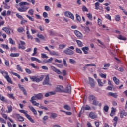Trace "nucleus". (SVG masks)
Instances as JSON below:
<instances>
[{"mask_svg":"<svg viewBox=\"0 0 127 127\" xmlns=\"http://www.w3.org/2000/svg\"><path fill=\"white\" fill-rule=\"evenodd\" d=\"M36 100L38 99L35 94L34 96H33L31 97V100H30V102H31L33 106H36V107H38L39 108H40V109H41L42 110H43V109H44L45 111H47V110H48L47 107L42 106V104H40L39 103L36 102Z\"/></svg>","mask_w":127,"mask_h":127,"instance_id":"f257e3e1","label":"nucleus"},{"mask_svg":"<svg viewBox=\"0 0 127 127\" xmlns=\"http://www.w3.org/2000/svg\"><path fill=\"white\" fill-rule=\"evenodd\" d=\"M19 5L21 6V7L18 8V11L20 12H25L29 8L28 6H24V5H29V3L26 2H21L19 3Z\"/></svg>","mask_w":127,"mask_h":127,"instance_id":"f03ea898","label":"nucleus"},{"mask_svg":"<svg viewBox=\"0 0 127 127\" xmlns=\"http://www.w3.org/2000/svg\"><path fill=\"white\" fill-rule=\"evenodd\" d=\"M30 79L32 82H36L37 83H39L40 81H42V80H43V77L41 76L39 78L36 76H33L32 77H30Z\"/></svg>","mask_w":127,"mask_h":127,"instance_id":"7ed1b4c3","label":"nucleus"},{"mask_svg":"<svg viewBox=\"0 0 127 127\" xmlns=\"http://www.w3.org/2000/svg\"><path fill=\"white\" fill-rule=\"evenodd\" d=\"M88 83L91 88H95L96 86V82L92 77H88Z\"/></svg>","mask_w":127,"mask_h":127,"instance_id":"20e7f679","label":"nucleus"},{"mask_svg":"<svg viewBox=\"0 0 127 127\" xmlns=\"http://www.w3.org/2000/svg\"><path fill=\"white\" fill-rule=\"evenodd\" d=\"M64 15L67 17H69V18H71V19L74 20V15L72 13H71V12H69V11L65 12Z\"/></svg>","mask_w":127,"mask_h":127,"instance_id":"39448f33","label":"nucleus"},{"mask_svg":"<svg viewBox=\"0 0 127 127\" xmlns=\"http://www.w3.org/2000/svg\"><path fill=\"white\" fill-rule=\"evenodd\" d=\"M4 73L5 74V75H6V76H4L5 79L7 80L8 83H10V84H12V81H11V79L10 78V77H9V76L8 75V73H7V72L5 71H4Z\"/></svg>","mask_w":127,"mask_h":127,"instance_id":"423d86ee","label":"nucleus"},{"mask_svg":"<svg viewBox=\"0 0 127 127\" xmlns=\"http://www.w3.org/2000/svg\"><path fill=\"white\" fill-rule=\"evenodd\" d=\"M43 85H49L51 86V84L49 83V76L46 75L44 80L43 82Z\"/></svg>","mask_w":127,"mask_h":127,"instance_id":"0eeeda50","label":"nucleus"},{"mask_svg":"<svg viewBox=\"0 0 127 127\" xmlns=\"http://www.w3.org/2000/svg\"><path fill=\"white\" fill-rule=\"evenodd\" d=\"M74 33L76 36H77V38H79V39H82L83 38V34H82L80 31L78 30H75Z\"/></svg>","mask_w":127,"mask_h":127,"instance_id":"6e6552de","label":"nucleus"},{"mask_svg":"<svg viewBox=\"0 0 127 127\" xmlns=\"http://www.w3.org/2000/svg\"><path fill=\"white\" fill-rule=\"evenodd\" d=\"M51 68L54 72H55L58 75H61L62 74V72L60 71V70L55 68V67L53 66H51Z\"/></svg>","mask_w":127,"mask_h":127,"instance_id":"1a4fd4ad","label":"nucleus"},{"mask_svg":"<svg viewBox=\"0 0 127 127\" xmlns=\"http://www.w3.org/2000/svg\"><path fill=\"white\" fill-rule=\"evenodd\" d=\"M18 87L20 90H21V91L23 92L24 95L25 96H27V92L26 91V90H25V88H24V87H23V85L18 84Z\"/></svg>","mask_w":127,"mask_h":127,"instance_id":"9d476101","label":"nucleus"},{"mask_svg":"<svg viewBox=\"0 0 127 127\" xmlns=\"http://www.w3.org/2000/svg\"><path fill=\"white\" fill-rule=\"evenodd\" d=\"M2 30H3V31H5L7 34H8V35H10V31H12V32H13V31L9 28L7 27H3L2 29Z\"/></svg>","mask_w":127,"mask_h":127,"instance_id":"9b49d317","label":"nucleus"},{"mask_svg":"<svg viewBox=\"0 0 127 127\" xmlns=\"http://www.w3.org/2000/svg\"><path fill=\"white\" fill-rule=\"evenodd\" d=\"M64 52L67 54V55H73L74 54V51L70 50V49L67 48L65 50Z\"/></svg>","mask_w":127,"mask_h":127,"instance_id":"f8f14e48","label":"nucleus"},{"mask_svg":"<svg viewBox=\"0 0 127 127\" xmlns=\"http://www.w3.org/2000/svg\"><path fill=\"white\" fill-rule=\"evenodd\" d=\"M64 93H67V94H71V92L72 91V87L71 86L68 85L67 86L66 88L64 90Z\"/></svg>","mask_w":127,"mask_h":127,"instance_id":"ddd939ff","label":"nucleus"},{"mask_svg":"<svg viewBox=\"0 0 127 127\" xmlns=\"http://www.w3.org/2000/svg\"><path fill=\"white\" fill-rule=\"evenodd\" d=\"M28 108L30 109V111H31V112H32V113H33V114H34V115H35V116H37V111H36L35 108H34V107H33V106H29Z\"/></svg>","mask_w":127,"mask_h":127,"instance_id":"4468645a","label":"nucleus"},{"mask_svg":"<svg viewBox=\"0 0 127 127\" xmlns=\"http://www.w3.org/2000/svg\"><path fill=\"white\" fill-rule=\"evenodd\" d=\"M56 92L55 91H51V92H49L46 93L45 94V97H46V98H47L48 97H49V96H52L53 95H56Z\"/></svg>","mask_w":127,"mask_h":127,"instance_id":"2eb2a0df","label":"nucleus"},{"mask_svg":"<svg viewBox=\"0 0 127 127\" xmlns=\"http://www.w3.org/2000/svg\"><path fill=\"white\" fill-rule=\"evenodd\" d=\"M82 51H83L84 54H89V47L85 46L84 47H82L81 48Z\"/></svg>","mask_w":127,"mask_h":127,"instance_id":"dca6fc26","label":"nucleus"},{"mask_svg":"<svg viewBox=\"0 0 127 127\" xmlns=\"http://www.w3.org/2000/svg\"><path fill=\"white\" fill-rule=\"evenodd\" d=\"M127 112L125 111V110H122L120 112V118H121V119H123V118H124V116L127 117Z\"/></svg>","mask_w":127,"mask_h":127,"instance_id":"f3484780","label":"nucleus"},{"mask_svg":"<svg viewBox=\"0 0 127 127\" xmlns=\"http://www.w3.org/2000/svg\"><path fill=\"white\" fill-rule=\"evenodd\" d=\"M92 104L93 105H94V106H99V107L102 106V103H100L99 101L96 100L93 101Z\"/></svg>","mask_w":127,"mask_h":127,"instance_id":"a211bd4d","label":"nucleus"},{"mask_svg":"<svg viewBox=\"0 0 127 127\" xmlns=\"http://www.w3.org/2000/svg\"><path fill=\"white\" fill-rule=\"evenodd\" d=\"M89 118H91V119H96L98 118L97 115H96L95 113L93 112H91L89 113Z\"/></svg>","mask_w":127,"mask_h":127,"instance_id":"6ab92c4d","label":"nucleus"},{"mask_svg":"<svg viewBox=\"0 0 127 127\" xmlns=\"http://www.w3.org/2000/svg\"><path fill=\"white\" fill-rule=\"evenodd\" d=\"M25 116V117H26L27 119H28V120L30 121V122H31V123H34V120L32 119L31 117H30V115H29L27 113Z\"/></svg>","mask_w":127,"mask_h":127,"instance_id":"aec40b11","label":"nucleus"},{"mask_svg":"<svg viewBox=\"0 0 127 127\" xmlns=\"http://www.w3.org/2000/svg\"><path fill=\"white\" fill-rule=\"evenodd\" d=\"M113 82H114L115 84L116 85H119L120 84V80L119 79L117 78L116 77H114L113 78Z\"/></svg>","mask_w":127,"mask_h":127,"instance_id":"412c9836","label":"nucleus"},{"mask_svg":"<svg viewBox=\"0 0 127 127\" xmlns=\"http://www.w3.org/2000/svg\"><path fill=\"white\" fill-rule=\"evenodd\" d=\"M2 117H3V118H4L5 119V120H7V119H8L10 121V122H11V123H13V120H12L9 117L7 118V115L6 114H2Z\"/></svg>","mask_w":127,"mask_h":127,"instance_id":"4be33fe9","label":"nucleus"},{"mask_svg":"<svg viewBox=\"0 0 127 127\" xmlns=\"http://www.w3.org/2000/svg\"><path fill=\"white\" fill-rule=\"evenodd\" d=\"M108 95L109 96H111V97H113V98H114V99H117V98H118V94H117V93L109 92L108 93Z\"/></svg>","mask_w":127,"mask_h":127,"instance_id":"5701e85b","label":"nucleus"},{"mask_svg":"<svg viewBox=\"0 0 127 127\" xmlns=\"http://www.w3.org/2000/svg\"><path fill=\"white\" fill-rule=\"evenodd\" d=\"M76 42L77 43L78 47H83V45L82 41L79 40H75Z\"/></svg>","mask_w":127,"mask_h":127,"instance_id":"b1692460","label":"nucleus"},{"mask_svg":"<svg viewBox=\"0 0 127 127\" xmlns=\"http://www.w3.org/2000/svg\"><path fill=\"white\" fill-rule=\"evenodd\" d=\"M17 119L19 122H23L24 121V118L22 116H20L19 114H17Z\"/></svg>","mask_w":127,"mask_h":127,"instance_id":"393cba45","label":"nucleus"},{"mask_svg":"<svg viewBox=\"0 0 127 127\" xmlns=\"http://www.w3.org/2000/svg\"><path fill=\"white\" fill-rule=\"evenodd\" d=\"M31 61H36V62H38V63H41V61L35 57L31 58Z\"/></svg>","mask_w":127,"mask_h":127,"instance_id":"a878e982","label":"nucleus"},{"mask_svg":"<svg viewBox=\"0 0 127 127\" xmlns=\"http://www.w3.org/2000/svg\"><path fill=\"white\" fill-rule=\"evenodd\" d=\"M35 95L37 100H40V99H42V98L43 97V95H42V94H41V93H39L38 94H35Z\"/></svg>","mask_w":127,"mask_h":127,"instance_id":"bb28decb","label":"nucleus"},{"mask_svg":"<svg viewBox=\"0 0 127 127\" xmlns=\"http://www.w3.org/2000/svg\"><path fill=\"white\" fill-rule=\"evenodd\" d=\"M50 118L51 119H56L57 118V114L55 113H51Z\"/></svg>","mask_w":127,"mask_h":127,"instance_id":"cd10ccee","label":"nucleus"},{"mask_svg":"<svg viewBox=\"0 0 127 127\" xmlns=\"http://www.w3.org/2000/svg\"><path fill=\"white\" fill-rule=\"evenodd\" d=\"M64 108L65 110H66L67 111H71V107L69 106L68 104H65L64 105Z\"/></svg>","mask_w":127,"mask_h":127,"instance_id":"c85d7f7f","label":"nucleus"},{"mask_svg":"<svg viewBox=\"0 0 127 127\" xmlns=\"http://www.w3.org/2000/svg\"><path fill=\"white\" fill-rule=\"evenodd\" d=\"M50 55H55L56 56H59V54H58V52L56 51H53L51 52V51L49 52Z\"/></svg>","mask_w":127,"mask_h":127,"instance_id":"c756f323","label":"nucleus"},{"mask_svg":"<svg viewBox=\"0 0 127 127\" xmlns=\"http://www.w3.org/2000/svg\"><path fill=\"white\" fill-rule=\"evenodd\" d=\"M97 83L99 87H103V86H104V83L102 82V81L100 79H97Z\"/></svg>","mask_w":127,"mask_h":127,"instance_id":"7c9ffc66","label":"nucleus"},{"mask_svg":"<svg viewBox=\"0 0 127 127\" xmlns=\"http://www.w3.org/2000/svg\"><path fill=\"white\" fill-rule=\"evenodd\" d=\"M84 110H85V111H89L91 110V107L89 106V105H87L85 106V107H83L82 112H84Z\"/></svg>","mask_w":127,"mask_h":127,"instance_id":"2f4dec72","label":"nucleus"},{"mask_svg":"<svg viewBox=\"0 0 127 127\" xmlns=\"http://www.w3.org/2000/svg\"><path fill=\"white\" fill-rule=\"evenodd\" d=\"M37 36L40 39H42L43 40L45 41V38L44 37V36L43 35H42V34H38L37 35Z\"/></svg>","mask_w":127,"mask_h":127,"instance_id":"473e14b6","label":"nucleus"},{"mask_svg":"<svg viewBox=\"0 0 127 127\" xmlns=\"http://www.w3.org/2000/svg\"><path fill=\"white\" fill-rule=\"evenodd\" d=\"M63 88V86H58L56 88V92H62V90L61 89V88Z\"/></svg>","mask_w":127,"mask_h":127,"instance_id":"72a5a7b5","label":"nucleus"},{"mask_svg":"<svg viewBox=\"0 0 127 127\" xmlns=\"http://www.w3.org/2000/svg\"><path fill=\"white\" fill-rule=\"evenodd\" d=\"M8 111H6V113H10L12 112V106L9 105L7 106Z\"/></svg>","mask_w":127,"mask_h":127,"instance_id":"f704fd0d","label":"nucleus"},{"mask_svg":"<svg viewBox=\"0 0 127 127\" xmlns=\"http://www.w3.org/2000/svg\"><path fill=\"white\" fill-rule=\"evenodd\" d=\"M88 99L89 101H94L96 99V97L94 95H90L88 97Z\"/></svg>","mask_w":127,"mask_h":127,"instance_id":"c9c22d12","label":"nucleus"},{"mask_svg":"<svg viewBox=\"0 0 127 127\" xmlns=\"http://www.w3.org/2000/svg\"><path fill=\"white\" fill-rule=\"evenodd\" d=\"M17 30L20 33H21V32H23V31H25V30H24V28L23 27H19L18 28Z\"/></svg>","mask_w":127,"mask_h":127,"instance_id":"e433bc0d","label":"nucleus"},{"mask_svg":"<svg viewBox=\"0 0 127 127\" xmlns=\"http://www.w3.org/2000/svg\"><path fill=\"white\" fill-rule=\"evenodd\" d=\"M53 61V58L51 57L49 59L46 61V62H44V63H51Z\"/></svg>","mask_w":127,"mask_h":127,"instance_id":"4c0bfd02","label":"nucleus"},{"mask_svg":"<svg viewBox=\"0 0 127 127\" xmlns=\"http://www.w3.org/2000/svg\"><path fill=\"white\" fill-rule=\"evenodd\" d=\"M100 6V3L98 2L95 3V8L96 10H98L99 9V7Z\"/></svg>","mask_w":127,"mask_h":127,"instance_id":"58836bf2","label":"nucleus"},{"mask_svg":"<svg viewBox=\"0 0 127 127\" xmlns=\"http://www.w3.org/2000/svg\"><path fill=\"white\" fill-rule=\"evenodd\" d=\"M118 39H120V40H126L127 38L125 37H123V36L119 35V36L118 37Z\"/></svg>","mask_w":127,"mask_h":127,"instance_id":"ea45409f","label":"nucleus"},{"mask_svg":"<svg viewBox=\"0 0 127 127\" xmlns=\"http://www.w3.org/2000/svg\"><path fill=\"white\" fill-rule=\"evenodd\" d=\"M4 5V8H5V9H9L10 7L9 6L7 5V3H6L5 2H3Z\"/></svg>","mask_w":127,"mask_h":127,"instance_id":"a19ab883","label":"nucleus"},{"mask_svg":"<svg viewBox=\"0 0 127 127\" xmlns=\"http://www.w3.org/2000/svg\"><path fill=\"white\" fill-rule=\"evenodd\" d=\"M1 47L3 48H4L5 49H9V47H8V46L7 45L5 44H1Z\"/></svg>","mask_w":127,"mask_h":127,"instance_id":"79ce46f5","label":"nucleus"},{"mask_svg":"<svg viewBox=\"0 0 127 127\" xmlns=\"http://www.w3.org/2000/svg\"><path fill=\"white\" fill-rule=\"evenodd\" d=\"M18 45H19V47H18V48L19 49H25V46H23V45H21L20 43H18Z\"/></svg>","mask_w":127,"mask_h":127,"instance_id":"37998d69","label":"nucleus"},{"mask_svg":"<svg viewBox=\"0 0 127 127\" xmlns=\"http://www.w3.org/2000/svg\"><path fill=\"white\" fill-rule=\"evenodd\" d=\"M28 13L29 14H30V15H33V14L34 13V11H33V9H30L29 11H28Z\"/></svg>","mask_w":127,"mask_h":127,"instance_id":"c03bdc74","label":"nucleus"},{"mask_svg":"<svg viewBox=\"0 0 127 127\" xmlns=\"http://www.w3.org/2000/svg\"><path fill=\"white\" fill-rule=\"evenodd\" d=\"M75 51H76V52H77V53H79L80 54H82V50H81V49H80L78 48H76L75 49Z\"/></svg>","mask_w":127,"mask_h":127,"instance_id":"a18cd8bd","label":"nucleus"},{"mask_svg":"<svg viewBox=\"0 0 127 127\" xmlns=\"http://www.w3.org/2000/svg\"><path fill=\"white\" fill-rule=\"evenodd\" d=\"M76 17L77 20L79 21V22H80V21L82 20V19H81V17H80V16L78 15V14H76Z\"/></svg>","mask_w":127,"mask_h":127,"instance_id":"49530a36","label":"nucleus"},{"mask_svg":"<svg viewBox=\"0 0 127 127\" xmlns=\"http://www.w3.org/2000/svg\"><path fill=\"white\" fill-rule=\"evenodd\" d=\"M101 78H104V79H106L107 78V74H105L104 73H101L99 74Z\"/></svg>","mask_w":127,"mask_h":127,"instance_id":"de8ad7c7","label":"nucleus"},{"mask_svg":"<svg viewBox=\"0 0 127 127\" xmlns=\"http://www.w3.org/2000/svg\"><path fill=\"white\" fill-rule=\"evenodd\" d=\"M17 69L20 72H23V70H22V68L20 65H17Z\"/></svg>","mask_w":127,"mask_h":127,"instance_id":"09e8293b","label":"nucleus"},{"mask_svg":"<svg viewBox=\"0 0 127 127\" xmlns=\"http://www.w3.org/2000/svg\"><path fill=\"white\" fill-rule=\"evenodd\" d=\"M69 62L70 63H71V64H76V61L72 59H69Z\"/></svg>","mask_w":127,"mask_h":127,"instance_id":"8fccbe9b","label":"nucleus"},{"mask_svg":"<svg viewBox=\"0 0 127 127\" xmlns=\"http://www.w3.org/2000/svg\"><path fill=\"white\" fill-rule=\"evenodd\" d=\"M0 100L1 101H3V102H6V100H5V98L3 97V96L0 94Z\"/></svg>","mask_w":127,"mask_h":127,"instance_id":"3c124183","label":"nucleus"},{"mask_svg":"<svg viewBox=\"0 0 127 127\" xmlns=\"http://www.w3.org/2000/svg\"><path fill=\"white\" fill-rule=\"evenodd\" d=\"M19 111L22 114H24L25 116L27 113V111H25V110H19Z\"/></svg>","mask_w":127,"mask_h":127,"instance_id":"603ef678","label":"nucleus"},{"mask_svg":"<svg viewBox=\"0 0 127 127\" xmlns=\"http://www.w3.org/2000/svg\"><path fill=\"white\" fill-rule=\"evenodd\" d=\"M16 16L17 17H18V18H19V19H20L21 20H23V17H22V16L19 15L18 13L16 14Z\"/></svg>","mask_w":127,"mask_h":127,"instance_id":"864d4df0","label":"nucleus"},{"mask_svg":"<svg viewBox=\"0 0 127 127\" xmlns=\"http://www.w3.org/2000/svg\"><path fill=\"white\" fill-rule=\"evenodd\" d=\"M103 110L105 111V112H108V111H109V106L107 105L105 106L103 108Z\"/></svg>","mask_w":127,"mask_h":127,"instance_id":"5fc2aeb1","label":"nucleus"},{"mask_svg":"<svg viewBox=\"0 0 127 127\" xmlns=\"http://www.w3.org/2000/svg\"><path fill=\"white\" fill-rule=\"evenodd\" d=\"M43 16L44 18H47V17H48V14H47L46 12H44L43 13Z\"/></svg>","mask_w":127,"mask_h":127,"instance_id":"6e6d98bb","label":"nucleus"},{"mask_svg":"<svg viewBox=\"0 0 127 127\" xmlns=\"http://www.w3.org/2000/svg\"><path fill=\"white\" fill-rule=\"evenodd\" d=\"M9 43L11 44H15V42H14V41H13V40L12 39V38H9Z\"/></svg>","mask_w":127,"mask_h":127,"instance_id":"4d7b16f0","label":"nucleus"},{"mask_svg":"<svg viewBox=\"0 0 127 127\" xmlns=\"http://www.w3.org/2000/svg\"><path fill=\"white\" fill-rule=\"evenodd\" d=\"M105 17H106V18H107V19H109V20H110V21L112 20L111 17L110 16V15L109 14H106L105 15Z\"/></svg>","mask_w":127,"mask_h":127,"instance_id":"13d9d810","label":"nucleus"},{"mask_svg":"<svg viewBox=\"0 0 127 127\" xmlns=\"http://www.w3.org/2000/svg\"><path fill=\"white\" fill-rule=\"evenodd\" d=\"M26 16H27V18H28L29 19V20H31V21H34V19L33 18H32V17H30L28 15H26Z\"/></svg>","mask_w":127,"mask_h":127,"instance_id":"bf43d9fd","label":"nucleus"},{"mask_svg":"<svg viewBox=\"0 0 127 127\" xmlns=\"http://www.w3.org/2000/svg\"><path fill=\"white\" fill-rule=\"evenodd\" d=\"M65 47H66V45H63V44L59 45V48L60 49H63L65 48Z\"/></svg>","mask_w":127,"mask_h":127,"instance_id":"052dcab7","label":"nucleus"},{"mask_svg":"<svg viewBox=\"0 0 127 127\" xmlns=\"http://www.w3.org/2000/svg\"><path fill=\"white\" fill-rule=\"evenodd\" d=\"M45 10L46 11H50L51 9H50V7H49V6H45Z\"/></svg>","mask_w":127,"mask_h":127,"instance_id":"680f3d73","label":"nucleus"},{"mask_svg":"<svg viewBox=\"0 0 127 127\" xmlns=\"http://www.w3.org/2000/svg\"><path fill=\"white\" fill-rule=\"evenodd\" d=\"M116 21H120V15H117L115 17Z\"/></svg>","mask_w":127,"mask_h":127,"instance_id":"e2e57ef3","label":"nucleus"},{"mask_svg":"<svg viewBox=\"0 0 127 127\" xmlns=\"http://www.w3.org/2000/svg\"><path fill=\"white\" fill-rule=\"evenodd\" d=\"M42 58H48V57L46 55V54H41Z\"/></svg>","mask_w":127,"mask_h":127,"instance_id":"0e129e2a","label":"nucleus"},{"mask_svg":"<svg viewBox=\"0 0 127 127\" xmlns=\"http://www.w3.org/2000/svg\"><path fill=\"white\" fill-rule=\"evenodd\" d=\"M87 16L90 20H92V14L91 13L87 14Z\"/></svg>","mask_w":127,"mask_h":127,"instance_id":"69168bd1","label":"nucleus"},{"mask_svg":"<svg viewBox=\"0 0 127 127\" xmlns=\"http://www.w3.org/2000/svg\"><path fill=\"white\" fill-rule=\"evenodd\" d=\"M84 30L86 31V32L89 33L90 32V28L88 27H84Z\"/></svg>","mask_w":127,"mask_h":127,"instance_id":"338daca9","label":"nucleus"},{"mask_svg":"<svg viewBox=\"0 0 127 127\" xmlns=\"http://www.w3.org/2000/svg\"><path fill=\"white\" fill-rule=\"evenodd\" d=\"M82 11H86L88 12V8H87V7H86V6H83L82 7Z\"/></svg>","mask_w":127,"mask_h":127,"instance_id":"774afa93","label":"nucleus"}]
</instances>
